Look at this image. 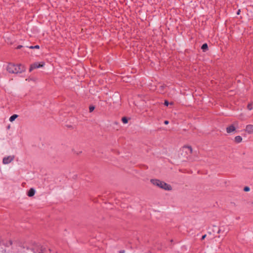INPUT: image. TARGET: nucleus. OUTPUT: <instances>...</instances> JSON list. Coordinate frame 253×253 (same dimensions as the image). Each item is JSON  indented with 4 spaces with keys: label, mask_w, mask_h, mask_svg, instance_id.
Here are the masks:
<instances>
[{
    "label": "nucleus",
    "mask_w": 253,
    "mask_h": 253,
    "mask_svg": "<svg viewBox=\"0 0 253 253\" xmlns=\"http://www.w3.org/2000/svg\"><path fill=\"white\" fill-rule=\"evenodd\" d=\"M94 106H90L89 107V111L90 112H92L94 110Z\"/></svg>",
    "instance_id": "16"
},
{
    "label": "nucleus",
    "mask_w": 253,
    "mask_h": 253,
    "mask_svg": "<svg viewBox=\"0 0 253 253\" xmlns=\"http://www.w3.org/2000/svg\"><path fill=\"white\" fill-rule=\"evenodd\" d=\"M182 150L188 154H191L192 152V149L190 146H184L183 147Z\"/></svg>",
    "instance_id": "5"
},
{
    "label": "nucleus",
    "mask_w": 253,
    "mask_h": 253,
    "mask_svg": "<svg viewBox=\"0 0 253 253\" xmlns=\"http://www.w3.org/2000/svg\"><path fill=\"white\" fill-rule=\"evenodd\" d=\"M250 187H248V186H246L244 188V191H245V192H248V191H250Z\"/></svg>",
    "instance_id": "14"
},
{
    "label": "nucleus",
    "mask_w": 253,
    "mask_h": 253,
    "mask_svg": "<svg viewBox=\"0 0 253 253\" xmlns=\"http://www.w3.org/2000/svg\"><path fill=\"white\" fill-rule=\"evenodd\" d=\"M122 122H123V123L124 124H126V123H127V122H128L127 119V118H126V117H124V118H122Z\"/></svg>",
    "instance_id": "12"
},
{
    "label": "nucleus",
    "mask_w": 253,
    "mask_h": 253,
    "mask_svg": "<svg viewBox=\"0 0 253 253\" xmlns=\"http://www.w3.org/2000/svg\"><path fill=\"white\" fill-rule=\"evenodd\" d=\"M6 70L9 73L17 74L25 70V68L21 64H8L6 66Z\"/></svg>",
    "instance_id": "1"
},
{
    "label": "nucleus",
    "mask_w": 253,
    "mask_h": 253,
    "mask_svg": "<svg viewBox=\"0 0 253 253\" xmlns=\"http://www.w3.org/2000/svg\"><path fill=\"white\" fill-rule=\"evenodd\" d=\"M206 235H204L202 237V240H204L206 238Z\"/></svg>",
    "instance_id": "19"
},
{
    "label": "nucleus",
    "mask_w": 253,
    "mask_h": 253,
    "mask_svg": "<svg viewBox=\"0 0 253 253\" xmlns=\"http://www.w3.org/2000/svg\"><path fill=\"white\" fill-rule=\"evenodd\" d=\"M246 130L248 133H253V125H249L246 126Z\"/></svg>",
    "instance_id": "6"
},
{
    "label": "nucleus",
    "mask_w": 253,
    "mask_h": 253,
    "mask_svg": "<svg viewBox=\"0 0 253 253\" xmlns=\"http://www.w3.org/2000/svg\"><path fill=\"white\" fill-rule=\"evenodd\" d=\"M29 48H31V49H34V48H37V49H39L40 48V46L39 45H35V46H30L29 47Z\"/></svg>",
    "instance_id": "13"
},
{
    "label": "nucleus",
    "mask_w": 253,
    "mask_h": 253,
    "mask_svg": "<svg viewBox=\"0 0 253 253\" xmlns=\"http://www.w3.org/2000/svg\"><path fill=\"white\" fill-rule=\"evenodd\" d=\"M248 109L249 110H251L252 109H253V107L252 106L251 104H249L248 105Z\"/></svg>",
    "instance_id": "15"
},
{
    "label": "nucleus",
    "mask_w": 253,
    "mask_h": 253,
    "mask_svg": "<svg viewBox=\"0 0 253 253\" xmlns=\"http://www.w3.org/2000/svg\"><path fill=\"white\" fill-rule=\"evenodd\" d=\"M235 129V127L233 126H230L227 128V132L228 133H231L234 131Z\"/></svg>",
    "instance_id": "8"
},
{
    "label": "nucleus",
    "mask_w": 253,
    "mask_h": 253,
    "mask_svg": "<svg viewBox=\"0 0 253 253\" xmlns=\"http://www.w3.org/2000/svg\"><path fill=\"white\" fill-rule=\"evenodd\" d=\"M14 155H9L3 157L2 159V163L4 165H7L11 163L14 159Z\"/></svg>",
    "instance_id": "3"
},
{
    "label": "nucleus",
    "mask_w": 253,
    "mask_h": 253,
    "mask_svg": "<svg viewBox=\"0 0 253 253\" xmlns=\"http://www.w3.org/2000/svg\"><path fill=\"white\" fill-rule=\"evenodd\" d=\"M21 47H22V46L20 45V46H18L17 48H20Z\"/></svg>",
    "instance_id": "21"
},
{
    "label": "nucleus",
    "mask_w": 253,
    "mask_h": 253,
    "mask_svg": "<svg viewBox=\"0 0 253 253\" xmlns=\"http://www.w3.org/2000/svg\"><path fill=\"white\" fill-rule=\"evenodd\" d=\"M164 124H165V125H168V124H169V121H165L164 122Z\"/></svg>",
    "instance_id": "18"
},
{
    "label": "nucleus",
    "mask_w": 253,
    "mask_h": 253,
    "mask_svg": "<svg viewBox=\"0 0 253 253\" xmlns=\"http://www.w3.org/2000/svg\"><path fill=\"white\" fill-rule=\"evenodd\" d=\"M202 49L203 51H206L208 49V45L207 43H204L202 46Z\"/></svg>",
    "instance_id": "11"
},
{
    "label": "nucleus",
    "mask_w": 253,
    "mask_h": 253,
    "mask_svg": "<svg viewBox=\"0 0 253 253\" xmlns=\"http://www.w3.org/2000/svg\"><path fill=\"white\" fill-rule=\"evenodd\" d=\"M235 141L237 143H240L242 141V138L240 136H237L235 137Z\"/></svg>",
    "instance_id": "10"
},
{
    "label": "nucleus",
    "mask_w": 253,
    "mask_h": 253,
    "mask_svg": "<svg viewBox=\"0 0 253 253\" xmlns=\"http://www.w3.org/2000/svg\"><path fill=\"white\" fill-rule=\"evenodd\" d=\"M18 117V115L16 114L13 115L9 118V121L11 122H13Z\"/></svg>",
    "instance_id": "9"
},
{
    "label": "nucleus",
    "mask_w": 253,
    "mask_h": 253,
    "mask_svg": "<svg viewBox=\"0 0 253 253\" xmlns=\"http://www.w3.org/2000/svg\"><path fill=\"white\" fill-rule=\"evenodd\" d=\"M44 65V63L43 62H41V63H35L33 64H32L31 65V67L30 68V71H32L33 70L35 69H36V68H40V67H42Z\"/></svg>",
    "instance_id": "4"
},
{
    "label": "nucleus",
    "mask_w": 253,
    "mask_h": 253,
    "mask_svg": "<svg viewBox=\"0 0 253 253\" xmlns=\"http://www.w3.org/2000/svg\"><path fill=\"white\" fill-rule=\"evenodd\" d=\"M151 182L154 185L162 188L164 190L167 191H170L172 190L171 186L164 181H161L159 179H154L151 180Z\"/></svg>",
    "instance_id": "2"
},
{
    "label": "nucleus",
    "mask_w": 253,
    "mask_h": 253,
    "mask_svg": "<svg viewBox=\"0 0 253 253\" xmlns=\"http://www.w3.org/2000/svg\"><path fill=\"white\" fill-rule=\"evenodd\" d=\"M239 12H240V10H239V11H238L237 14H239Z\"/></svg>",
    "instance_id": "22"
},
{
    "label": "nucleus",
    "mask_w": 253,
    "mask_h": 253,
    "mask_svg": "<svg viewBox=\"0 0 253 253\" xmlns=\"http://www.w3.org/2000/svg\"><path fill=\"white\" fill-rule=\"evenodd\" d=\"M164 104L166 105V106H168L169 104V103L168 101H165V103H164Z\"/></svg>",
    "instance_id": "17"
},
{
    "label": "nucleus",
    "mask_w": 253,
    "mask_h": 253,
    "mask_svg": "<svg viewBox=\"0 0 253 253\" xmlns=\"http://www.w3.org/2000/svg\"><path fill=\"white\" fill-rule=\"evenodd\" d=\"M36 193V191L34 188H31L28 192L27 195L29 197L33 196Z\"/></svg>",
    "instance_id": "7"
},
{
    "label": "nucleus",
    "mask_w": 253,
    "mask_h": 253,
    "mask_svg": "<svg viewBox=\"0 0 253 253\" xmlns=\"http://www.w3.org/2000/svg\"><path fill=\"white\" fill-rule=\"evenodd\" d=\"M221 229H219L218 230L217 233H220V232H221Z\"/></svg>",
    "instance_id": "20"
}]
</instances>
